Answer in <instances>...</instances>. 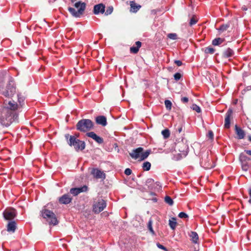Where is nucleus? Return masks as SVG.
<instances>
[{"instance_id":"nucleus-22","label":"nucleus","mask_w":251,"mask_h":251,"mask_svg":"<svg viewBox=\"0 0 251 251\" xmlns=\"http://www.w3.org/2000/svg\"><path fill=\"white\" fill-rule=\"evenodd\" d=\"M176 224V218H172L171 220H169V225L172 229H175Z\"/></svg>"},{"instance_id":"nucleus-18","label":"nucleus","mask_w":251,"mask_h":251,"mask_svg":"<svg viewBox=\"0 0 251 251\" xmlns=\"http://www.w3.org/2000/svg\"><path fill=\"white\" fill-rule=\"evenodd\" d=\"M235 132L237 135V138L239 139H242L244 138L245 133L244 131L241 129L240 127L235 126Z\"/></svg>"},{"instance_id":"nucleus-2","label":"nucleus","mask_w":251,"mask_h":251,"mask_svg":"<svg viewBox=\"0 0 251 251\" xmlns=\"http://www.w3.org/2000/svg\"><path fill=\"white\" fill-rule=\"evenodd\" d=\"M94 124L91 120L83 119L78 122L76 128L81 132H85L91 130Z\"/></svg>"},{"instance_id":"nucleus-1","label":"nucleus","mask_w":251,"mask_h":251,"mask_svg":"<svg viewBox=\"0 0 251 251\" xmlns=\"http://www.w3.org/2000/svg\"><path fill=\"white\" fill-rule=\"evenodd\" d=\"M65 138L69 145L73 147L76 151H82L85 149V142L77 139L75 136L67 134L65 135Z\"/></svg>"},{"instance_id":"nucleus-42","label":"nucleus","mask_w":251,"mask_h":251,"mask_svg":"<svg viewBox=\"0 0 251 251\" xmlns=\"http://www.w3.org/2000/svg\"><path fill=\"white\" fill-rule=\"evenodd\" d=\"M228 27L229 25H223L220 26L219 30L222 31H224L226 30L228 28Z\"/></svg>"},{"instance_id":"nucleus-53","label":"nucleus","mask_w":251,"mask_h":251,"mask_svg":"<svg viewBox=\"0 0 251 251\" xmlns=\"http://www.w3.org/2000/svg\"><path fill=\"white\" fill-rule=\"evenodd\" d=\"M249 140L251 142V136H249Z\"/></svg>"},{"instance_id":"nucleus-14","label":"nucleus","mask_w":251,"mask_h":251,"mask_svg":"<svg viewBox=\"0 0 251 251\" xmlns=\"http://www.w3.org/2000/svg\"><path fill=\"white\" fill-rule=\"evenodd\" d=\"M72 200V198L68 194H64L59 199V201L60 203L67 204L70 203Z\"/></svg>"},{"instance_id":"nucleus-39","label":"nucleus","mask_w":251,"mask_h":251,"mask_svg":"<svg viewBox=\"0 0 251 251\" xmlns=\"http://www.w3.org/2000/svg\"><path fill=\"white\" fill-rule=\"evenodd\" d=\"M198 22V20L195 17H192L190 21L189 24L191 26L195 25Z\"/></svg>"},{"instance_id":"nucleus-44","label":"nucleus","mask_w":251,"mask_h":251,"mask_svg":"<svg viewBox=\"0 0 251 251\" xmlns=\"http://www.w3.org/2000/svg\"><path fill=\"white\" fill-rule=\"evenodd\" d=\"M86 135L88 137H90L93 139L94 137L97 134L95 132L92 131V132L87 133Z\"/></svg>"},{"instance_id":"nucleus-35","label":"nucleus","mask_w":251,"mask_h":251,"mask_svg":"<svg viewBox=\"0 0 251 251\" xmlns=\"http://www.w3.org/2000/svg\"><path fill=\"white\" fill-rule=\"evenodd\" d=\"M93 139L99 144H101L103 142V139L97 135L94 137Z\"/></svg>"},{"instance_id":"nucleus-13","label":"nucleus","mask_w":251,"mask_h":251,"mask_svg":"<svg viewBox=\"0 0 251 251\" xmlns=\"http://www.w3.org/2000/svg\"><path fill=\"white\" fill-rule=\"evenodd\" d=\"M18 105L14 101H9L8 105L4 107L3 109V112H8V110L15 111L17 109Z\"/></svg>"},{"instance_id":"nucleus-30","label":"nucleus","mask_w":251,"mask_h":251,"mask_svg":"<svg viewBox=\"0 0 251 251\" xmlns=\"http://www.w3.org/2000/svg\"><path fill=\"white\" fill-rule=\"evenodd\" d=\"M165 201L170 205L173 204L174 201L172 198L169 196H166L165 198Z\"/></svg>"},{"instance_id":"nucleus-34","label":"nucleus","mask_w":251,"mask_h":251,"mask_svg":"<svg viewBox=\"0 0 251 251\" xmlns=\"http://www.w3.org/2000/svg\"><path fill=\"white\" fill-rule=\"evenodd\" d=\"M93 139L99 144H101L103 142V139L97 135L94 137Z\"/></svg>"},{"instance_id":"nucleus-51","label":"nucleus","mask_w":251,"mask_h":251,"mask_svg":"<svg viewBox=\"0 0 251 251\" xmlns=\"http://www.w3.org/2000/svg\"><path fill=\"white\" fill-rule=\"evenodd\" d=\"M182 127H178V128L177 129L178 133H180L182 131Z\"/></svg>"},{"instance_id":"nucleus-21","label":"nucleus","mask_w":251,"mask_h":251,"mask_svg":"<svg viewBox=\"0 0 251 251\" xmlns=\"http://www.w3.org/2000/svg\"><path fill=\"white\" fill-rule=\"evenodd\" d=\"M233 54V50L230 48L227 49L224 52V56L226 57H229L232 56Z\"/></svg>"},{"instance_id":"nucleus-16","label":"nucleus","mask_w":251,"mask_h":251,"mask_svg":"<svg viewBox=\"0 0 251 251\" xmlns=\"http://www.w3.org/2000/svg\"><path fill=\"white\" fill-rule=\"evenodd\" d=\"M96 122L97 124L105 126L107 125L106 118L104 116H99L96 118Z\"/></svg>"},{"instance_id":"nucleus-52","label":"nucleus","mask_w":251,"mask_h":251,"mask_svg":"<svg viewBox=\"0 0 251 251\" xmlns=\"http://www.w3.org/2000/svg\"><path fill=\"white\" fill-rule=\"evenodd\" d=\"M249 194L250 197V198H251V188L249 189Z\"/></svg>"},{"instance_id":"nucleus-10","label":"nucleus","mask_w":251,"mask_h":251,"mask_svg":"<svg viewBox=\"0 0 251 251\" xmlns=\"http://www.w3.org/2000/svg\"><path fill=\"white\" fill-rule=\"evenodd\" d=\"M88 188L86 185L78 188H73L70 189V193L74 196L78 195L81 192H86Z\"/></svg>"},{"instance_id":"nucleus-29","label":"nucleus","mask_w":251,"mask_h":251,"mask_svg":"<svg viewBox=\"0 0 251 251\" xmlns=\"http://www.w3.org/2000/svg\"><path fill=\"white\" fill-rule=\"evenodd\" d=\"M242 169L244 171H247L249 168L248 162H241Z\"/></svg>"},{"instance_id":"nucleus-8","label":"nucleus","mask_w":251,"mask_h":251,"mask_svg":"<svg viewBox=\"0 0 251 251\" xmlns=\"http://www.w3.org/2000/svg\"><path fill=\"white\" fill-rule=\"evenodd\" d=\"M3 215L4 218L6 220H12L16 216V210L13 208L5 209Z\"/></svg>"},{"instance_id":"nucleus-25","label":"nucleus","mask_w":251,"mask_h":251,"mask_svg":"<svg viewBox=\"0 0 251 251\" xmlns=\"http://www.w3.org/2000/svg\"><path fill=\"white\" fill-rule=\"evenodd\" d=\"M240 161L241 162H248L250 159L244 153H241L239 156Z\"/></svg>"},{"instance_id":"nucleus-55","label":"nucleus","mask_w":251,"mask_h":251,"mask_svg":"<svg viewBox=\"0 0 251 251\" xmlns=\"http://www.w3.org/2000/svg\"><path fill=\"white\" fill-rule=\"evenodd\" d=\"M249 202L251 204V198L249 200Z\"/></svg>"},{"instance_id":"nucleus-33","label":"nucleus","mask_w":251,"mask_h":251,"mask_svg":"<svg viewBox=\"0 0 251 251\" xmlns=\"http://www.w3.org/2000/svg\"><path fill=\"white\" fill-rule=\"evenodd\" d=\"M165 105L167 109H168V110L171 109L172 103L170 100H165Z\"/></svg>"},{"instance_id":"nucleus-20","label":"nucleus","mask_w":251,"mask_h":251,"mask_svg":"<svg viewBox=\"0 0 251 251\" xmlns=\"http://www.w3.org/2000/svg\"><path fill=\"white\" fill-rule=\"evenodd\" d=\"M192 242L194 244L199 243V236L196 232L191 231L189 234Z\"/></svg>"},{"instance_id":"nucleus-37","label":"nucleus","mask_w":251,"mask_h":251,"mask_svg":"<svg viewBox=\"0 0 251 251\" xmlns=\"http://www.w3.org/2000/svg\"><path fill=\"white\" fill-rule=\"evenodd\" d=\"M139 49L137 47L133 46L130 48V51L131 53H137L139 51Z\"/></svg>"},{"instance_id":"nucleus-15","label":"nucleus","mask_w":251,"mask_h":251,"mask_svg":"<svg viewBox=\"0 0 251 251\" xmlns=\"http://www.w3.org/2000/svg\"><path fill=\"white\" fill-rule=\"evenodd\" d=\"M91 174L96 178H105V174L98 169H93L91 171Z\"/></svg>"},{"instance_id":"nucleus-36","label":"nucleus","mask_w":251,"mask_h":251,"mask_svg":"<svg viewBox=\"0 0 251 251\" xmlns=\"http://www.w3.org/2000/svg\"><path fill=\"white\" fill-rule=\"evenodd\" d=\"M113 11V7L112 6H109L107 7L105 12V15L106 16H108L110 15Z\"/></svg>"},{"instance_id":"nucleus-46","label":"nucleus","mask_w":251,"mask_h":251,"mask_svg":"<svg viewBox=\"0 0 251 251\" xmlns=\"http://www.w3.org/2000/svg\"><path fill=\"white\" fill-rule=\"evenodd\" d=\"M131 173H132V171L129 168H126L125 170V174L127 176H129V175H131Z\"/></svg>"},{"instance_id":"nucleus-4","label":"nucleus","mask_w":251,"mask_h":251,"mask_svg":"<svg viewBox=\"0 0 251 251\" xmlns=\"http://www.w3.org/2000/svg\"><path fill=\"white\" fill-rule=\"evenodd\" d=\"M75 8H77V11H76L75 8L72 7L68 8V10L70 13L75 17H80L83 14L85 8L86 3L80 1L75 2L74 4Z\"/></svg>"},{"instance_id":"nucleus-9","label":"nucleus","mask_w":251,"mask_h":251,"mask_svg":"<svg viewBox=\"0 0 251 251\" xmlns=\"http://www.w3.org/2000/svg\"><path fill=\"white\" fill-rule=\"evenodd\" d=\"M232 110L229 109L225 115L224 126L226 128H229L230 126V120L232 116Z\"/></svg>"},{"instance_id":"nucleus-12","label":"nucleus","mask_w":251,"mask_h":251,"mask_svg":"<svg viewBox=\"0 0 251 251\" xmlns=\"http://www.w3.org/2000/svg\"><path fill=\"white\" fill-rule=\"evenodd\" d=\"M105 5L102 3L96 4L94 7L93 13L95 15L103 14L105 12Z\"/></svg>"},{"instance_id":"nucleus-49","label":"nucleus","mask_w":251,"mask_h":251,"mask_svg":"<svg viewBox=\"0 0 251 251\" xmlns=\"http://www.w3.org/2000/svg\"><path fill=\"white\" fill-rule=\"evenodd\" d=\"M135 44H136V47H137L138 49H139V48L141 47V42H140V41H137V42H136Z\"/></svg>"},{"instance_id":"nucleus-23","label":"nucleus","mask_w":251,"mask_h":251,"mask_svg":"<svg viewBox=\"0 0 251 251\" xmlns=\"http://www.w3.org/2000/svg\"><path fill=\"white\" fill-rule=\"evenodd\" d=\"M224 41V39L221 38H216L213 40L212 45L214 46H218L222 44Z\"/></svg>"},{"instance_id":"nucleus-24","label":"nucleus","mask_w":251,"mask_h":251,"mask_svg":"<svg viewBox=\"0 0 251 251\" xmlns=\"http://www.w3.org/2000/svg\"><path fill=\"white\" fill-rule=\"evenodd\" d=\"M201 164L204 168L206 169H210L213 168L215 166V165H213V163L212 164L211 163H204L203 160L201 161Z\"/></svg>"},{"instance_id":"nucleus-40","label":"nucleus","mask_w":251,"mask_h":251,"mask_svg":"<svg viewBox=\"0 0 251 251\" xmlns=\"http://www.w3.org/2000/svg\"><path fill=\"white\" fill-rule=\"evenodd\" d=\"M174 76L175 79L176 81H178L181 78L182 75L180 73H176L174 75Z\"/></svg>"},{"instance_id":"nucleus-32","label":"nucleus","mask_w":251,"mask_h":251,"mask_svg":"<svg viewBox=\"0 0 251 251\" xmlns=\"http://www.w3.org/2000/svg\"><path fill=\"white\" fill-rule=\"evenodd\" d=\"M191 108L193 110L196 111L198 113H200L201 111V109L200 107L196 104H192V105L191 106Z\"/></svg>"},{"instance_id":"nucleus-3","label":"nucleus","mask_w":251,"mask_h":251,"mask_svg":"<svg viewBox=\"0 0 251 251\" xmlns=\"http://www.w3.org/2000/svg\"><path fill=\"white\" fill-rule=\"evenodd\" d=\"M150 153V151L147 150L143 152V148L141 147L138 148L133 150L129 155L131 157L134 159H138L142 161L146 159Z\"/></svg>"},{"instance_id":"nucleus-47","label":"nucleus","mask_w":251,"mask_h":251,"mask_svg":"<svg viewBox=\"0 0 251 251\" xmlns=\"http://www.w3.org/2000/svg\"><path fill=\"white\" fill-rule=\"evenodd\" d=\"M181 100L183 103H187L188 101V99L187 97H182Z\"/></svg>"},{"instance_id":"nucleus-26","label":"nucleus","mask_w":251,"mask_h":251,"mask_svg":"<svg viewBox=\"0 0 251 251\" xmlns=\"http://www.w3.org/2000/svg\"><path fill=\"white\" fill-rule=\"evenodd\" d=\"M151 164L148 161H146V162H144L143 164V166H142L143 169L146 171H149L151 169Z\"/></svg>"},{"instance_id":"nucleus-31","label":"nucleus","mask_w":251,"mask_h":251,"mask_svg":"<svg viewBox=\"0 0 251 251\" xmlns=\"http://www.w3.org/2000/svg\"><path fill=\"white\" fill-rule=\"evenodd\" d=\"M152 220L151 219H150L148 224V227L149 230L150 231V232L152 234H154V232L152 228Z\"/></svg>"},{"instance_id":"nucleus-41","label":"nucleus","mask_w":251,"mask_h":251,"mask_svg":"<svg viewBox=\"0 0 251 251\" xmlns=\"http://www.w3.org/2000/svg\"><path fill=\"white\" fill-rule=\"evenodd\" d=\"M207 137L211 140L214 138V134L212 131L209 130L207 134Z\"/></svg>"},{"instance_id":"nucleus-54","label":"nucleus","mask_w":251,"mask_h":251,"mask_svg":"<svg viewBox=\"0 0 251 251\" xmlns=\"http://www.w3.org/2000/svg\"><path fill=\"white\" fill-rule=\"evenodd\" d=\"M76 0H71V2H72V3L75 2Z\"/></svg>"},{"instance_id":"nucleus-38","label":"nucleus","mask_w":251,"mask_h":251,"mask_svg":"<svg viewBox=\"0 0 251 251\" xmlns=\"http://www.w3.org/2000/svg\"><path fill=\"white\" fill-rule=\"evenodd\" d=\"M168 37L172 40H176L177 39V34L176 33H169L168 35Z\"/></svg>"},{"instance_id":"nucleus-7","label":"nucleus","mask_w":251,"mask_h":251,"mask_svg":"<svg viewBox=\"0 0 251 251\" xmlns=\"http://www.w3.org/2000/svg\"><path fill=\"white\" fill-rule=\"evenodd\" d=\"M16 92L14 81L12 80L9 81L8 84L6 86V89L3 92L2 94L6 97H12Z\"/></svg>"},{"instance_id":"nucleus-17","label":"nucleus","mask_w":251,"mask_h":251,"mask_svg":"<svg viewBox=\"0 0 251 251\" xmlns=\"http://www.w3.org/2000/svg\"><path fill=\"white\" fill-rule=\"evenodd\" d=\"M130 11L133 13L137 12L141 7L140 5L136 4L134 1H131L130 2Z\"/></svg>"},{"instance_id":"nucleus-5","label":"nucleus","mask_w":251,"mask_h":251,"mask_svg":"<svg viewBox=\"0 0 251 251\" xmlns=\"http://www.w3.org/2000/svg\"><path fill=\"white\" fill-rule=\"evenodd\" d=\"M42 217L46 219L50 225L55 226L57 225L58 222L55 214L50 210L48 209H43L42 211Z\"/></svg>"},{"instance_id":"nucleus-50","label":"nucleus","mask_w":251,"mask_h":251,"mask_svg":"<svg viewBox=\"0 0 251 251\" xmlns=\"http://www.w3.org/2000/svg\"><path fill=\"white\" fill-rule=\"evenodd\" d=\"M245 152H246L248 154L251 155V150H245Z\"/></svg>"},{"instance_id":"nucleus-27","label":"nucleus","mask_w":251,"mask_h":251,"mask_svg":"<svg viewBox=\"0 0 251 251\" xmlns=\"http://www.w3.org/2000/svg\"><path fill=\"white\" fill-rule=\"evenodd\" d=\"M214 51V49L210 47L205 48L204 49V52L206 54H213Z\"/></svg>"},{"instance_id":"nucleus-28","label":"nucleus","mask_w":251,"mask_h":251,"mask_svg":"<svg viewBox=\"0 0 251 251\" xmlns=\"http://www.w3.org/2000/svg\"><path fill=\"white\" fill-rule=\"evenodd\" d=\"M161 133L163 136L164 138L165 139L168 138L170 135V131L168 129H165L162 130Z\"/></svg>"},{"instance_id":"nucleus-19","label":"nucleus","mask_w":251,"mask_h":251,"mask_svg":"<svg viewBox=\"0 0 251 251\" xmlns=\"http://www.w3.org/2000/svg\"><path fill=\"white\" fill-rule=\"evenodd\" d=\"M16 223L14 221L9 222L7 226V230L8 232H14L16 229Z\"/></svg>"},{"instance_id":"nucleus-11","label":"nucleus","mask_w":251,"mask_h":251,"mask_svg":"<svg viewBox=\"0 0 251 251\" xmlns=\"http://www.w3.org/2000/svg\"><path fill=\"white\" fill-rule=\"evenodd\" d=\"M179 151L184 156H186L188 152V146L183 142L178 143L176 145Z\"/></svg>"},{"instance_id":"nucleus-6","label":"nucleus","mask_w":251,"mask_h":251,"mask_svg":"<svg viewBox=\"0 0 251 251\" xmlns=\"http://www.w3.org/2000/svg\"><path fill=\"white\" fill-rule=\"evenodd\" d=\"M106 206V201L101 199H99L97 201H95L93 205V211L95 213H99Z\"/></svg>"},{"instance_id":"nucleus-43","label":"nucleus","mask_w":251,"mask_h":251,"mask_svg":"<svg viewBox=\"0 0 251 251\" xmlns=\"http://www.w3.org/2000/svg\"><path fill=\"white\" fill-rule=\"evenodd\" d=\"M178 217L180 218H186L188 217V216L186 213L181 212L179 213Z\"/></svg>"},{"instance_id":"nucleus-45","label":"nucleus","mask_w":251,"mask_h":251,"mask_svg":"<svg viewBox=\"0 0 251 251\" xmlns=\"http://www.w3.org/2000/svg\"><path fill=\"white\" fill-rule=\"evenodd\" d=\"M157 247L160 249H162L164 251H167V249L166 248V247H165L164 246H163L162 245L159 244V243H157L156 244Z\"/></svg>"},{"instance_id":"nucleus-48","label":"nucleus","mask_w":251,"mask_h":251,"mask_svg":"<svg viewBox=\"0 0 251 251\" xmlns=\"http://www.w3.org/2000/svg\"><path fill=\"white\" fill-rule=\"evenodd\" d=\"M175 63L177 66H180L182 65V63L180 60H175Z\"/></svg>"}]
</instances>
